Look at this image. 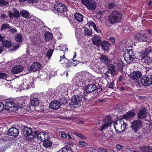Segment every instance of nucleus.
I'll return each mask as SVG.
<instances>
[{"label":"nucleus","instance_id":"f257e3e1","mask_svg":"<svg viewBox=\"0 0 152 152\" xmlns=\"http://www.w3.org/2000/svg\"><path fill=\"white\" fill-rule=\"evenodd\" d=\"M87 100L88 99L84 95L80 94L74 95L72 96L69 103L70 107L72 108L77 107L82 104L83 102H86Z\"/></svg>","mask_w":152,"mask_h":152},{"label":"nucleus","instance_id":"f03ea898","mask_svg":"<svg viewBox=\"0 0 152 152\" xmlns=\"http://www.w3.org/2000/svg\"><path fill=\"white\" fill-rule=\"evenodd\" d=\"M18 110H21L23 111L25 110L32 111L31 106L28 103L29 99L26 97H20L17 99Z\"/></svg>","mask_w":152,"mask_h":152},{"label":"nucleus","instance_id":"7ed1b4c3","mask_svg":"<svg viewBox=\"0 0 152 152\" xmlns=\"http://www.w3.org/2000/svg\"><path fill=\"white\" fill-rule=\"evenodd\" d=\"M122 18V14L120 12L114 10L108 16V20L110 24L114 25L120 22Z\"/></svg>","mask_w":152,"mask_h":152},{"label":"nucleus","instance_id":"20e7f679","mask_svg":"<svg viewBox=\"0 0 152 152\" xmlns=\"http://www.w3.org/2000/svg\"><path fill=\"white\" fill-rule=\"evenodd\" d=\"M124 60L127 63H137V59L135 57V54L132 49H127L124 53Z\"/></svg>","mask_w":152,"mask_h":152},{"label":"nucleus","instance_id":"39448f33","mask_svg":"<svg viewBox=\"0 0 152 152\" xmlns=\"http://www.w3.org/2000/svg\"><path fill=\"white\" fill-rule=\"evenodd\" d=\"M35 131L32 128L27 126L25 127L22 130L24 137L28 140H31L34 138V136L35 133H36Z\"/></svg>","mask_w":152,"mask_h":152},{"label":"nucleus","instance_id":"423d86ee","mask_svg":"<svg viewBox=\"0 0 152 152\" xmlns=\"http://www.w3.org/2000/svg\"><path fill=\"white\" fill-rule=\"evenodd\" d=\"M130 76L131 79L134 81V84L137 87H140L141 86V84L140 81L139 79L142 76L141 72L139 71H134Z\"/></svg>","mask_w":152,"mask_h":152},{"label":"nucleus","instance_id":"0eeeda50","mask_svg":"<svg viewBox=\"0 0 152 152\" xmlns=\"http://www.w3.org/2000/svg\"><path fill=\"white\" fill-rule=\"evenodd\" d=\"M54 7L55 13L61 16L64 14L66 9V6L63 4L60 3H56L54 5Z\"/></svg>","mask_w":152,"mask_h":152},{"label":"nucleus","instance_id":"6e6552de","mask_svg":"<svg viewBox=\"0 0 152 152\" xmlns=\"http://www.w3.org/2000/svg\"><path fill=\"white\" fill-rule=\"evenodd\" d=\"M35 135L34 136V139L36 137L37 139L41 142H43L45 140V139L50 138V136L48 134V133L46 132L45 131L42 132H39L37 131H35Z\"/></svg>","mask_w":152,"mask_h":152},{"label":"nucleus","instance_id":"1a4fd4ad","mask_svg":"<svg viewBox=\"0 0 152 152\" xmlns=\"http://www.w3.org/2000/svg\"><path fill=\"white\" fill-rule=\"evenodd\" d=\"M81 1L82 4L85 6L88 10H94L96 8V2L94 0H81Z\"/></svg>","mask_w":152,"mask_h":152},{"label":"nucleus","instance_id":"9d476101","mask_svg":"<svg viewBox=\"0 0 152 152\" xmlns=\"http://www.w3.org/2000/svg\"><path fill=\"white\" fill-rule=\"evenodd\" d=\"M142 124V122L140 120L133 121L131 123L132 131L134 132H138L141 127Z\"/></svg>","mask_w":152,"mask_h":152},{"label":"nucleus","instance_id":"9b49d317","mask_svg":"<svg viewBox=\"0 0 152 152\" xmlns=\"http://www.w3.org/2000/svg\"><path fill=\"white\" fill-rule=\"evenodd\" d=\"M122 121L123 122V124H122L121 122L118 123L115 122L114 123V127L116 131L118 133L123 132L126 127V123L124 121Z\"/></svg>","mask_w":152,"mask_h":152},{"label":"nucleus","instance_id":"f8f14e48","mask_svg":"<svg viewBox=\"0 0 152 152\" xmlns=\"http://www.w3.org/2000/svg\"><path fill=\"white\" fill-rule=\"evenodd\" d=\"M140 83L144 86H148L152 84V81L151 79H150L146 76H143L140 79Z\"/></svg>","mask_w":152,"mask_h":152},{"label":"nucleus","instance_id":"ddd939ff","mask_svg":"<svg viewBox=\"0 0 152 152\" xmlns=\"http://www.w3.org/2000/svg\"><path fill=\"white\" fill-rule=\"evenodd\" d=\"M41 67V64L38 62L33 63L29 67L28 69L30 71L36 72L39 70Z\"/></svg>","mask_w":152,"mask_h":152},{"label":"nucleus","instance_id":"4468645a","mask_svg":"<svg viewBox=\"0 0 152 152\" xmlns=\"http://www.w3.org/2000/svg\"><path fill=\"white\" fill-rule=\"evenodd\" d=\"M96 89V86L94 83L88 84L85 88V91L88 93H92L95 91Z\"/></svg>","mask_w":152,"mask_h":152},{"label":"nucleus","instance_id":"2eb2a0df","mask_svg":"<svg viewBox=\"0 0 152 152\" xmlns=\"http://www.w3.org/2000/svg\"><path fill=\"white\" fill-rule=\"evenodd\" d=\"M136 115L135 112L133 110L128 111L123 115L122 118L125 120H129L133 117Z\"/></svg>","mask_w":152,"mask_h":152},{"label":"nucleus","instance_id":"dca6fc26","mask_svg":"<svg viewBox=\"0 0 152 152\" xmlns=\"http://www.w3.org/2000/svg\"><path fill=\"white\" fill-rule=\"evenodd\" d=\"M61 106L60 102L57 100H54L51 102L49 104L50 108L53 110H56L58 109Z\"/></svg>","mask_w":152,"mask_h":152},{"label":"nucleus","instance_id":"f3484780","mask_svg":"<svg viewBox=\"0 0 152 152\" xmlns=\"http://www.w3.org/2000/svg\"><path fill=\"white\" fill-rule=\"evenodd\" d=\"M19 130L15 127H12L8 130V134L12 136H17L19 133Z\"/></svg>","mask_w":152,"mask_h":152},{"label":"nucleus","instance_id":"a211bd4d","mask_svg":"<svg viewBox=\"0 0 152 152\" xmlns=\"http://www.w3.org/2000/svg\"><path fill=\"white\" fill-rule=\"evenodd\" d=\"M23 69V68L22 66L17 65L13 67L11 70V72L12 74H18L21 72Z\"/></svg>","mask_w":152,"mask_h":152},{"label":"nucleus","instance_id":"6ab92c4d","mask_svg":"<svg viewBox=\"0 0 152 152\" xmlns=\"http://www.w3.org/2000/svg\"><path fill=\"white\" fill-rule=\"evenodd\" d=\"M151 50L150 47H148L145 49V50L142 51L140 53V56L141 59H143L145 57L148 55L151 52Z\"/></svg>","mask_w":152,"mask_h":152},{"label":"nucleus","instance_id":"aec40b11","mask_svg":"<svg viewBox=\"0 0 152 152\" xmlns=\"http://www.w3.org/2000/svg\"><path fill=\"white\" fill-rule=\"evenodd\" d=\"M147 116L146 109L145 108H142L139 111L137 117L139 119H142L145 118Z\"/></svg>","mask_w":152,"mask_h":152},{"label":"nucleus","instance_id":"412c9836","mask_svg":"<svg viewBox=\"0 0 152 152\" xmlns=\"http://www.w3.org/2000/svg\"><path fill=\"white\" fill-rule=\"evenodd\" d=\"M100 44L101 46L104 51H107L109 49L110 45L108 42L104 41L101 42Z\"/></svg>","mask_w":152,"mask_h":152},{"label":"nucleus","instance_id":"4be33fe9","mask_svg":"<svg viewBox=\"0 0 152 152\" xmlns=\"http://www.w3.org/2000/svg\"><path fill=\"white\" fill-rule=\"evenodd\" d=\"M135 38L139 42L145 41L147 39V37L145 34H142L140 33H137L135 36Z\"/></svg>","mask_w":152,"mask_h":152},{"label":"nucleus","instance_id":"5701e85b","mask_svg":"<svg viewBox=\"0 0 152 152\" xmlns=\"http://www.w3.org/2000/svg\"><path fill=\"white\" fill-rule=\"evenodd\" d=\"M39 103V101L38 98L35 97L30 99V103L29 105L31 106V107H34V106H37Z\"/></svg>","mask_w":152,"mask_h":152},{"label":"nucleus","instance_id":"b1692460","mask_svg":"<svg viewBox=\"0 0 152 152\" xmlns=\"http://www.w3.org/2000/svg\"><path fill=\"white\" fill-rule=\"evenodd\" d=\"M92 41L93 44L97 46H98L101 43V39L98 36H94L92 38Z\"/></svg>","mask_w":152,"mask_h":152},{"label":"nucleus","instance_id":"393cba45","mask_svg":"<svg viewBox=\"0 0 152 152\" xmlns=\"http://www.w3.org/2000/svg\"><path fill=\"white\" fill-rule=\"evenodd\" d=\"M6 109L11 112L15 111L17 110H18V107L13 101V104L11 103L10 105Z\"/></svg>","mask_w":152,"mask_h":152},{"label":"nucleus","instance_id":"a878e982","mask_svg":"<svg viewBox=\"0 0 152 152\" xmlns=\"http://www.w3.org/2000/svg\"><path fill=\"white\" fill-rule=\"evenodd\" d=\"M141 152H152V148L150 146L144 145L140 147Z\"/></svg>","mask_w":152,"mask_h":152},{"label":"nucleus","instance_id":"bb28decb","mask_svg":"<svg viewBox=\"0 0 152 152\" xmlns=\"http://www.w3.org/2000/svg\"><path fill=\"white\" fill-rule=\"evenodd\" d=\"M100 59L102 62L105 64H108L110 62L109 58L107 56L105 55H102L100 57Z\"/></svg>","mask_w":152,"mask_h":152},{"label":"nucleus","instance_id":"cd10ccee","mask_svg":"<svg viewBox=\"0 0 152 152\" xmlns=\"http://www.w3.org/2000/svg\"><path fill=\"white\" fill-rule=\"evenodd\" d=\"M110 123H106L103 122L102 124H101L99 125L100 126L99 130L102 131L103 130L107 129L108 127L111 126L110 125Z\"/></svg>","mask_w":152,"mask_h":152},{"label":"nucleus","instance_id":"c85d7f7f","mask_svg":"<svg viewBox=\"0 0 152 152\" xmlns=\"http://www.w3.org/2000/svg\"><path fill=\"white\" fill-rule=\"evenodd\" d=\"M107 71L110 73L112 76L114 75L116 72L114 66L113 64H110L108 66Z\"/></svg>","mask_w":152,"mask_h":152},{"label":"nucleus","instance_id":"c756f323","mask_svg":"<svg viewBox=\"0 0 152 152\" xmlns=\"http://www.w3.org/2000/svg\"><path fill=\"white\" fill-rule=\"evenodd\" d=\"M46 138L43 141V145L46 148H48L51 147L52 144V142L48 139Z\"/></svg>","mask_w":152,"mask_h":152},{"label":"nucleus","instance_id":"7c9ffc66","mask_svg":"<svg viewBox=\"0 0 152 152\" xmlns=\"http://www.w3.org/2000/svg\"><path fill=\"white\" fill-rule=\"evenodd\" d=\"M103 122L105 123H110V125L111 126L112 124L113 123V120L112 117L110 115H108L105 117V118L103 120Z\"/></svg>","mask_w":152,"mask_h":152},{"label":"nucleus","instance_id":"2f4dec72","mask_svg":"<svg viewBox=\"0 0 152 152\" xmlns=\"http://www.w3.org/2000/svg\"><path fill=\"white\" fill-rule=\"evenodd\" d=\"M75 19L79 22H81L83 20V15L80 13H76L74 15Z\"/></svg>","mask_w":152,"mask_h":152},{"label":"nucleus","instance_id":"473e14b6","mask_svg":"<svg viewBox=\"0 0 152 152\" xmlns=\"http://www.w3.org/2000/svg\"><path fill=\"white\" fill-rule=\"evenodd\" d=\"M20 13L22 17L26 18H29L30 16L29 12L25 10L20 11Z\"/></svg>","mask_w":152,"mask_h":152},{"label":"nucleus","instance_id":"72a5a7b5","mask_svg":"<svg viewBox=\"0 0 152 152\" xmlns=\"http://www.w3.org/2000/svg\"><path fill=\"white\" fill-rule=\"evenodd\" d=\"M144 61H143L145 64L149 65L152 62V59L151 58L147 56L143 59Z\"/></svg>","mask_w":152,"mask_h":152},{"label":"nucleus","instance_id":"f704fd0d","mask_svg":"<svg viewBox=\"0 0 152 152\" xmlns=\"http://www.w3.org/2000/svg\"><path fill=\"white\" fill-rule=\"evenodd\" d=\"M2 45L3 46L5 47L10 48L12 45L11 42L7 40H4L2 41Z\"/></svg>","mask_w":152,"mask_h":152},{"label":"nucleus","instance_id":"c9c22d12","mask_svg":"<svg viewBox=\"0 0 152 152\" xmlns=\"http://www.w3.org/2000/svg\"><path fill=\"white\" fill-rule=\"evenodd\" d=\"M15 37V40L18 43H20L22 42V34H17Z\"/></svg>","mask_w":152,"mask_h":152},{"label":"nucleus","instance_id":"e433bc0d","mask_svg":"<svg viewBox=\"0 0 152 152\" xmlns=\"http://www.w3.org/2000/svg\"><path fill=\"white\" fill-rule=\"evenodd\" d=\"M62 152H73L71 148L69 146H65L62 149Z\"/></svg>","mask_w":152,"mask_h":152},{"label":"nucleus","instance_id":"4c0bfd02","mask_svg":"<svg viewBox=\"0 0 152 152\" xmlns=\"http://www.w3.org/2000/svg\"><path fill=\"white\" fill-rule=\"evenodd\" d=\"M44 36L45 39L48 41L52 38V34L49 32L47 31L45 33Z\"/></svg>","mask_w":152,"mask_h":152},{"label":"nucleus","instance_id":"58836bf2","mask_svg":"<svg viewBox=\"0 0 152 152\" xmlns=\"http://www.w3.org/2000/svg\"><path fill=\"white\" fill-rule=\"evenodd\" d=\"M11 28L9 24L8 23H6L2 24L1 26L0 29L1 31H3L7 28L10 29Z\"/></svg>","mask_w":152,"mask_h":152},{"label":"nucleus","instance_id":"ea45409f","mask_svg":"<svg viewBox=\"0 0 152 152\" xmlns=\"http://www.w3.org/2000/svg\"><path fill=\"white\" fill-rule=\"evenodd\" d=\"M84 31L86 35L90 36L92 34L91 30V29H88L86 27L84 28Z\"/></svg>","mask_w":152,"mask_h":152},{"label":"nucleus","instance_id":"a19ab883","mask_svg":"<svg viewBox=\"0 0 152 152\" xmlns=\"http://www.w3.org/2000/svg\"><path fill=\"white\" fill-rule=\"evenodd\" d=\"M68 91V89L65 86H62L60 91H59L60 94H64L65 93V94H66V92Z\"/></svg>","mask_w":152,"mask_h":152},{"label":"nucleus","instance_id":"79ce46f5","mask_svg":"<svg viewBox=\"0 0 152 152\" xmlns=\"http://www.w3.org/2000/svg\"><path fill=\"white\" fill-rule=\"evenodd\" d=\"M53 51V50L52 49L48 50L46 53V56L49 59L51 58Z\"/></svg>","mask_w":152,"mask_h":152},{"label":"nucleus","instance_id":"37998d69","mask_svg":"<svg viewBox=\"0 0 152 152\" xmlns=\"http://www.w3.org/2000/svg\"><path fill=\"white\" fill-rule=\"evenodd\" d=\"M9 4V2L5 0H0V7L6 6Z\"/></svg>","mask_w":152,"mask_h":152},{"label":"nucleus","instance_id":"c03bdc74","mask_svg":"<svg viewBox=\"0 0 152 152\" xmlns=\"http://www.w3.org/2000/svg\"><path fill=\"white\" fill-rule=\"evenodd\" d=\"M59 100H60L62 104H65L68 103V99L65 98L64 97H62Z\"/></svg>","mask_w":152,"mask_h":152},{"label":"nucleus","instance_id":"a18cd8bd","mask_svg":"<svg viewBox=\"0 0 152 152\" xmlns=\"http://www.w3.org/2000/svg\"><path fill=\"white\" fill-rule=\"evenodd\" d=\"M58 49L61 51H65L68 50L67 46L65 45L59 46L58 47Z\"/></svg>","mask_w":152,"mask_h":152},{"label":"nucleus","instance_id":"49530a36","mask_svg":"<svg viewBox=\"0 0 152 152\" xmlns=\"http://www.w3.org/2000/svg\"><path fill=\"white\" fill-rule=\"evenodd\" d=\"M13 12L15 16V18H18L20 17V13L17 9L13 8Z\"/></svg>","mask_w":152,"mask_h":152},{"label":"nucleus","instance_id":"de8ad7c7","mask_svg":"<svg viewBox=\"0 0 152 152\" xmlns=\"http://www.w3.org/2000/svg\"><path fill=\"white\" fill-rule=\"evenodd\" d=\"M60 59L59 60L60 62H61V61L63 59H65V61H66L64 62L66 64L67 62V63L69 65V64H70V63H69L70 62L68 60L65 58V57L64 56V54L63 56H60Z\"/></svg>","mask_w":152,"mask_h":152},{"label":"nucleus","instance_id":"09e8293b","mask_svg":"<svg viewBox=\"0 0 152 152\" xmlns=\"http://www.w3.org/2000/svg\"><path fill=\"white\" fill-rule=\"evenodd\" d=\"M77 82L80 87H83L85 85V82L84 81L82 80L79 79L78 81H77Z\"/></svg>","mask_w":152,"mask_h":152},{"label":"nucleus","instance_id":"8fccbe9b","mask_svg":"<svg viewBox=\"0 0 152 152\" xmlns=\"http://www.w3.org/2000/svg\"><path fill=\"white\" fill-rule=\"evenodd\" d=\"M108 6L110 9L114 8L115 7V3L114 2L109 3Z\"/></svg>","mask_w":152,"mask_h":152},{"label":"nucleus","instance_id":"3c124183","mask_svg":"<svg viewBox=\"0 0 152 152\" xmlns=\"http://www.w3.org/2000/svg\"><path fill=\"white\" fill-rule=\"evenodd\" d=\"M7 77V75L4 72H0V78L3 79Z\"/></svg>","mask_w":152,"mask_h":152},{"label":"nucleus","instance_id":"603ef678","mask_svg":"<svg viewBox=\"0 0 152 152\" xmlns=\"http://www.w3.org/2000/svg\"><path fill=\"white\" fill-rule=\"evenodd\" d=\"M117 66L118 67V69L120 71H121L123 69V66L122 63L119 62L117 64Z\"/></svg>","mask_w":152,"mask_h":152},{"label":"nucleus","instance_id":"864d4df0","mask_svg":"<svg viewBox=\"0 0 152 152\" xmlns=\"http://www.w3.org/2000/svg\"><path fill=\"white\" fill-rule=\"evenodd\" d=\"M77 84V83L76 82V83H75L72 86L73 88V90H75L79 88L80 86H79V84Z\"/></svg>","mask_w":152,"mask_h":152},{"label":"nucleus","instance_id":"5fc2aeb1","mask_svg":"<svg viewBox=\"0 0 152 152\" xmlns=\"http://www.w3.org/2000/svg\"><path fill=\"white\" fill-rule=\"evenodd\" d=\"M47 94L50 96H53L54 94L52 90L50 89L47 91Z\"/></svg>","mask_w":152,"mask_h":152},{"label":"nucleus","instance_id":"6e6d98bb","mask_svg":"<svg viewBox=\"0 0 152 152\" xmlns=\"http://www.w3.org/2000/svg\"><path fill=\"white\" fill-rule=\"evenodd\" d=\"M116 147L117 149L119 151H121L123 150L122 146L119 144H116Z\"/></svg>","mask_w":152,"mask_h":152},{"label":"nucleus","instance_id":"4d7b16f0","mask_svg":"<svg viewBox=\"0 0 152 152\" xmlns=\"http://www.w3.org/2000/svg\"><path fill=\"white\" fill-rule=\"evenodd\" d=\"M61 136L63 138H67V134L65 132L63 131L61 132Z\"/></svg>","mask_w":152,"mask_h":152},{"label":"nucleus","instance_id":"13d9d810","mask_svg":"<svg viewBox=\"0 0 152 152\" xmlns=\"http://www.w3.org/2000/svg\"><path fill=\"white\" fill-rule=\"evenodd\" d=\"M11 103H13V101L9 100L5 104V108L7 107H8L11 104Z\"/></svg>","mask_w":152,"mask_h":152},{"label":"nucleus","instance_id":"bf43d9fd","mask_svg":"<svg viewBox=\"0 0 152 152\" xmlns=\"http://www.w3.org/2000/svg\"><path fill=\"white\" fill-rule=\"evenodd\" d=\"M115 38L113 37H110L109 39V40L113 44L115 43Z\"/></svg>","mask_w":152,"mask_h":152},{"label":"nucleus","instance_id":"052dcab7","mask_svg":"<svg viewBox=\"0 0 152 152\" xmlns=\"http://www.w3.org/2000/svg\"><path fill=\"white\" fill-rule=\"evenodd\" d=\"M12 47H13L14 50H16L19 47L20 45L16 43L15 44H13Z\"/></svg>","mask_w":152,"mask_h":152},{"label":"nucleus","instance_id":"680f3d73","mask_svg":"<svg viewBox=\"0 0 152 152\" xmlns=\"http://www.w3.org/2000/svg\"><path fill=\"white\" fill-rule=\"evenodd\" d=\"M8 14L9 15V17L10 18H13V17H15V15L14 14V12H12L11 11L9 10L8 11Z\"/></svg>","mask_w":152,"mask_h":152},{"label":"nucleus","instance_id":"e2e57ef3","mask_svg":"<svg viewBox=\"0 0 152 152\" xmlns=\"http://www.w3.org/2000/svg\"><path fill=\"white\" fill-rule=\"evenodd\" d=\"M88 24L90 26H92L93 27L96 25L95 23L93 21H89L88 23Z\"/></svg>","mask_w":152,"mask_h":152},{"label":"nucleus","instance_id":"0e129e2a","mask_svg":"<svg viewBox=\"0 0 152 152\" xmlns=\"http://www.w3.org/2000/svg\"><path fill=\"white\" fill-rule=\"evenodd\" d=\"M79 142V144L81 145L86 146L88 145L87 143L84 141H80Z\"/></svg>","mask_w":152,"mask_h":152},{"label":"nucleus","instance_id":"69168bd1","mask_svg":"<svg viewBox=\"0 0 152 152\" xmlns=\"http://www.w3.org/2000/svg\"><path fill=\"white\" fill-rule=\"evenodd\" d=\"M109 73H110L108 71H107V72H106L104 73V75H105L104 77L105 78L109 79V75L108 74Z\"/></svg>","mask_w":152,"mask_h":152},{"label":"nucleus","instance_id":"338daca9","mask_svg":"<svg viewBox=\"0 0 152 152\" xmlns=\"http://www.w3.org/2000/svg\"><path fill=\"white\" fill-rule=\"evenodd\" d=\"M9 31L10 32H11L12 33H13L15 32H17V30L16 29H14V28H12L10 29Z\"/></svg>","mask_w":152,"mask_h":152},{"label":"nucleus","instance_id":"774afa93","mask_svg":"<svg viewBox=\"0 0 152 152\" xmlns=\"http://www.w3.org/2000/svg\"><path fill=\"white\" fill-rule=\"evenodd\" d=\"M93 27L95 31H96V32L98 33L100 31V30L99 28H97V27L96 26V25H95L94 26H93Z\"/></svg>","mask_w":152,"mask_h":152}]
</instances>
